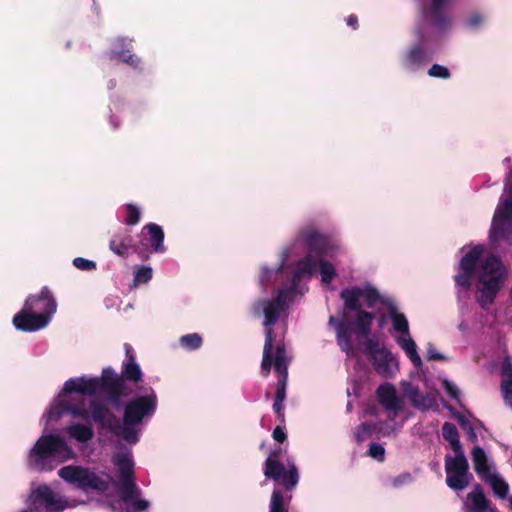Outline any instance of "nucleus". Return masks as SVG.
<instances>
[{"label": "nucleus", "instance_id": "6", "mask_svg": "<svg viewBox=\"0 0 512 512\" xmlns=\"http://www.w3.org/2000/svg\"><path fill=\"white\" fill-rule=\"evenodd\" d=\"M263 310L265 319L263 326L266 327L265 342L263 346V356L261 363L262 374L267 377L270 374L272 367V353L274 350V331L272 327L277 323L281 313L284 311L278 306L274 305L267 299H259L253 305L255 314H259Z\"/></svg>", "mask_w": 512, "mask_h": 512}, {"label": "nucleus", "instance_id": "35", "mask_svg": "<svg viewBox=\"0 0 512 512\" xmlns=\"http://www.w3.org/2000/svg\"><path fill=\"white\" fill-rule=\"evenodd\" d=\"M446 2L447 0H432L431 15L433 19V24L438 28H444L448 24V17L442 11V8L446 4Z\"/></svg>", "mask_w": 512, "mask_h": 512}, {"label": "nucleus", "instance_id": "20", "mask_svg": "<svg viewBox=\"0 0 512 512\" xmlns=\"http://www.w3.org/2000/svg\"><path fill=\"white\" fill-rule=\"evenodd\" d=\"M508 192L511 197L504 201L503 205L498 207L491 225V237L496 239L505 235L506 224L512 221V182L508 186Z\"/></svg>", "mask_w": 512, "mask_h": 512}, {"label": "nucleus", "instance_id": "30", "mask_svg": "<svg viewBox=\"0 0 512 512\" xmlns=\"http://www.w3.org/2000/svg\"><path fill=\"white\" fill-rule=\"evenodd\" d=\"M442 436L450 444V447L455 454L464 453L459 440L458 429L455 424L445 422L442 426Z\"/></svg>", "mask_w": 512, "mask_h": 512}, {"label": "nucleus", "instance_id": "33", "mask_svg": "<svg viewBox=\"0 0 512 512\" xmlns=\"http://www.w3.org/2000/svg\"><path fill=\"white\" fill-rule=\"evenodd\" d=\"M403 392L405 396H407L412 404L413 407L416 408H427L428 405L426 404V396H424L418 387L414 386L410 382H405L402 385Z\"/></svg>", "mask_w": 512, "mask_h": 512}, {"label": "nucleus", "instance_id": "15", "mask_svg": "<svg viewBox=\"0 0 512 512\" xmlns=\"http://www.w3.org/2000/svg\"><path fill=\"white\" fill-rule=\"evenodd\" d=\"M482 252V247L478 245L474 246L462 257L459 264V273L454 277V280L458 286L464 289L470 288L471 281L475 275L476 267Z\"/></svg>", "mask_w": 512, "mask_h": 512}, {"label": "nucleus", "instance_id": "47", "mask_svg": "<svg viewBox=\"0 0 512 512\" xmlns=\"http://www.w3.org/2000/svg\"><path fill=\"white\" fill-rule=\"evenodd\" d=\"M443 388L445 390V392L452 398V399H455V400H458L459 397H460V391L458 389V387L448 381V380H444L443 382Z\"/></svg>", "mask_w": 512, "mask_h": 512}, {"label": "nucleus", "instance_id": "17", "mask_svg": "<svg viewBox=\"0 0 512 512\" xmlns=\"http://www.w3.org/2000/svg\"><path fill=\"white\" fill-rule=\"evenodd\" d=\"M299 239L317 257H324L331 250L330 239L312 226L305 227L299 232Z\"/></svg>", "mask_w": 512, "mask_h": 512}, {"label": "nucleus", "instance_id": "10", "mask_svg": "<svg viewBox=\"0 0 512 512\" xmlns=\"http://www.w3.org/2000/svg\"><path fill=\"white\" fill-rule=\"evenodd\" d=\"M164 237L161 226L155 223L146 224L138 235L139 241L135 243L134 253L138 254L142 261L148 260L152 252L164 253Z\"/></svg>", "mask_w": 512, "mask_h": 512}, {"label": "nucleus", "instance_id": "40", "mask_svg": "<svg viewBox=\"0 0 512 512\" xmlns=\"http://www.w3.org/2000/svg\"><path fill=\"white\" fill-rule=\"evenodd\" d=\"M115 57L133 68H138L141 64V59L135 54L131 53L129 49L116 52Z\"/></svg>", "mask_w": 512, "mask_h": 512}, {"label": "nucleus", "instance_id": "61", "mask_svg": "<svg viewBox=\"0 0 512 512\" xmlns=\"http://www.w3.org/2000/svg\"><path fill=\"white\" fill-rule=\"evenodd\" d=\"M131 508H132L131 506H127L126 509L123 512H139V511H136L134 509L132 510Z\"/></svg>", "mask_w": 512, "mask_h": 512}, {"label": "nucleus", "instance_id": "7", "mask_svg": "<svg viewBox=\"0 0 512 512\" xmlns=\"http://www.w3.org/2000/svg\"><path fill=\"white\" fill-rule=\"evenodd\" d=\"M362 295V288L358 286L344 288L340 292V298L344 301L345 308L356 312L353 320V324L355 325V334L358 337H367L371 332L374 313L362 309V305L360 303Z\"/></svg>", "mask_w": 512, "mask_h": 512}, {"label": "nucleus", "instance_id": "62", "mask_svg": "<svg viewBox=\"0 0 512 512\" xmlns=\"http://www.w3.org/2000/svg\"><path fill=\"white\" fill-rule=\"evenodd\" d=\"M510 505H511V508H512V496L510 497Z\"/></svg>", "mask_w": 512, "mask_h": 512}, {"label": "nucleus", "instance_id": "36", "mask_svg": "<svg viewBox=\"0 0 512 512\" xmlns=\"http://www.w3.org/2000/svg\"><path fill=\"white\" fill-rule=\"evenodd\" d=\"M284 499V495L281 490H273L270 498L269 512H289L288 502Z\"/></svg>", "mask_w": 512, "mask_h": 512}, {"label": "nucleus", "instance_id": "18", "mask_svg": "<svg viewBox=\"0 0 512 512\" xmlns=\"http://www.w3.org/2000/svg\"><path fill=\"white\" fill-rule=\"evenodd\" d=\"M433 53L422 42L411 45L401 57V65L404 69L416 72L424 65L431 62Z\"/></svg>", "mask_w": 512, "mask_h": 512}, {"label": "nucleus", "instance_id": "32", "mask_svg": "<svg viewBox=\"0 0 512 512\" xmlns=\"http://www.w3.org/2000/svg\"><path fill=\"white\" fill-rule=\"evenodd\" d=\"M317 262L312 258L311 255L305 256L298 263V267L295 270L292 277V285L295 286L300 279L305 275H312L316 269Z\"/></svg>", "mask_w": 512, "mask_h": 512}, {"label": "nucleus", "instance_id": "12", "mask_svg": "<svg viewBox=\"0 0 512 512\" xmlns=\"http://www.w3.org/2000/svg\"><path fill=\"white\" fill-rule=\"evenodd\" d=\"M446 484L455 491L464 490L470 483L472 475L469 473V464L464 453L445 456Z\"/></svg>", "mask_w": 512, "mask_h": 512}, {"label": "nucleus", "instance_id": "27", "mask_svg": "<svg viewBox=\"0 0 512 512\" xmlns=\"http://www.w3.org/2000/svg\"><path fill=\"white\" fill-rule=\"evenodd\" d=\"M388 315L391 318L392 326L395 332L402 334L401 336H409V323L406 316L400 313L394 303H387Z\"/></svg>", "mask_w": 512, "mask_h": 512}, {"label": "nucleus", "instance_id": "46", "mask_svg": "<svg viewBox=\"0 0 512 512\" xmlns=\"http://www.w3.org/2000/svg\"><path fill=\"white\" fill-rule=\"evenodd\" d=\"M73 265L82 271H93L96 269V263L82 257H76L73 260Z\"/></svg>", "mask_w": 512, "mask_h": 512}, {"label": "nucleus", "instance_id": "37", "mask_svg": "<svg viewBox=\"0 0 512 512\" xmlns=\"http://www.w3.org/2000/svg\"><path fill=\"white\" fill-rule=\"evenodd\" d=\"M362 294V298L366 300L368 308H374L377 302H382L386 305L390 302L388 300H382L378 290L369 284L362 288Z\"/></svg>", "mask_w": 512, "mask_h": 512}, {"label": "nucleus", "instance_id": "28", "mask_svg": "<svg viewBox=\"0 0 512 512\" xmlns=\"http://www.w3.org/2000/svg\"><path fill=\"white\" fill-rule=\"evenodd\" d=\"M398 345L405 351L407 357L411 360L416 368L422 366V360L417 352V346L415 341L409 336H399L396 339Z\"/></svg>", "mask_w": 512, "mask_h": 512}, {"label": "nucleus", "instance_id": "14", "mask_svg": "<svg viewBox=\"0 0 512 512\" xmlns=\"http://www.w3.org/2000/svg\"><path fill=\"white\" fill-rule=\"evenodd\" d=\"M288 360L286 357V349L283 343L277 344L275 354H272V366L277 373V383L275 391V400L284 402L286 399V387L288 381Z\"/></svg>", "mask_w": 512, "mask_h": 512}, {"label": "nucleus", "instance_id": "54", "mask_svg": "<svg viewBox=\"0 0 512 512\" xmlns=\"http://www.w3.org/2000/svg\"><path fill=\"white\" fill-rule=\"evenodd\" d=\"M484 21V17L480 14H474L468 19L469 26L476 28Z\"/></svg>", "mask_w": 512, "mask_h": 512}, {"label": "nucleus", "instance_id": "19", "mask_svg": "<svg viewBox=\"0 0 512 512\" xmlns=\"http://www.w3.org/2000/svg\"><path fill=\"white\" fill-rule=\"evenodd\" d=\"M12 323L17 330L23 332H35L45 328L49 324L48 317L45 315H37L25 305L14 315Z\"/></svg>", "mask_w": 512, "mask_h": 512}, {"label": "nucleus", "instance_id": "8", "mask_svg": "<svg viewBox=\"0 0 512 512\" xmlns=\"http://www.w3.org/2000/svg\"><path fill=\"white\" fill-rule=\"evenodd\" d=\"M281 449L272 450L264 462V475L267 479L280 482L286 491L295 489L299 482L298 468L294 463L288 464L287 468L279 460Z\"/></svg>", "mask_w": 512, "mask_h": 512}, {"label": "nucleus", "instance_id": "45", "mask_svg": "<svg viewBox=\"0 0 512 512\" xmlns=\"http://www.w3.org/2000/svg\"><path fill=\"white\" fill-rule=\"evenodd\" d=\"M367 454L379 462H383L385 460V449L378 443H371Z\"/></svg>", "mask_w": 512, "mask_h": 512}, {"label": "nucleus", "instance_id": "38", "mask_svg": "<svg viewBox=\"0 0 512 512\" xmlns=\"http://www.w3.org/2000/svg\"><path fill=\"white\" fill-rule=\"evenodd\" d=\"M180 345L188 350L194 351L199 349L203 344V339L198 333H190L180 337L179 339Z\"/></svg>", "mask_w": 512, "mask_h": 512}, {"label": "nucleus", "instance_id": "4", "mask_svg": "<svg viewBox=\"0 0 512 512\" xmlns=\"http://www.w3.org/2000/svg\"><path fill=\"white\" fill-rule=\"evenodd\" d=\"M504 279L505 270L500 258L495 255L485 258L480 266L481 287L478 288L477 296V301L483 309H488L493 304Z\"/></svg>", "mask_w": 512, "mask_h": 512}, {"label": "nucleus", "instance_id": "41", "mask_svg": "<svg viewBox=\"0 0 512 512\" xmlns=\"http://www.w3.org/2000/svg\"><path fill=\"white\" fill-rule=\"evenodd\" d=\"M375 425L373 423L364 422L357 427L354 437L357 443L364 442L367 437L374 431Z\"/></svg>", "mask_w": 512, "mask_h": 512}, {"label": "nucleus", "instance_id": "22", "mask_svg": "<svg viewBox=\"0 0 512 512\" xmlns=\"http://www.w3.org/2000/svg\"><path fill=\"white\" fill-rule=\"evenodd\" d=\"M112 377L118 378L122 381L121 387V399L127 397L130 394V390L126 384V381L133 383H139L143 379V373L140 366L136 361H124L122 363L121 374H117L111 367Z\"/></svg>", "mask_w": 512, "mask_h": 512}, {"label": "nucleus", "instance_id": "44", "mask_svg": "<svg viewBox=\"0 0 512 512\" xmlns=\"http://www.w3.org/2000/svg\"><path fill=\"white\" fill-rule=\"evenodd\" d=\"M428 75L433 78L448 79L451 74L447 67L433 64L428 70Z\"/></svg>", "mask_w": 512, "mask_h": 512}, {"label": "nucleus", "instance_id": "56", "mask_svg": "<svg viewBox=\"0 0 512 512\" xmlns=\"http://www.w3.org/2000/svg\"><path fill=\"white\" fill-rule=\"evenodd\" d=\"M346 23L348 26L356 30L359 27L358 17L355 14H351L346 18Z\"/></svg>", "mask_w": 512, "mask_h": 512}, {"label": "nucleus", "instance_id": "42", "mask_svg": "<svg viewBox=\"0 0 512 512\" xmlns=\"http://www.w3.org/2000/svg\"><path fill=\"white\" fill-rule=\"evenodd\" d=\"M125 209H126V219H125L124 223L129 226L138 224L140 221L139 208L136 205L129 203L126 205Z\"/></svg>", "mask_w": 512, "mask_h": 512}, {"label": "nucleus", "instance_id": "21", "mask_svg": "<svg viewBox=\"0 0 512 512\" xmlns=\"http://www.w3.org/2000/svg\"><path fill=\"white\" fill-rule=\"evenodd\" d=\"M329 324L335 326L336 341L343 352L348 355L353 351L352 333H355V325L353 321L347 319L337 320L334 316L329 317Z\"/></svg>", "mask_w": 512, "mask_h": 512}, {"label": "nucleus", "instance_id": "11", "mask_svg": "<svg viewBox=\"0 0 512 512\" xmlns=\"http://www.w3.org/2000/svg\"><path fill=\"white\" fill-rule=\"evenodd\" d=\"M27 504L28 509L21 512H62L67 506V501L55 494L48 485L43 484L31 491Z\"/></svg>", "mask_w": 512, "mask_h": 512}, {"label": "nucleus", "instance_id": "16", "mask_svg": "<svg viewBox=\"0 0 512 512\" xmlns=\"http://www.w3.org/2000/svg\"><path fill=\"white\" fill-rule=\"evenodd\" d=\"M24 305L37 315H45L48 322L57 310V302L47 286L42 287L38 295H29Z\"/></svg>", "mask_w": 512, "mask_h": 512}, {"label": "nucleus", "instance_id": "3", "mask_svg": "<svg viewBox=\"0 0 512 512\" xmlns=\"http://www.w3.org/2000/svg\"><path fill=\"white\" fill-rule=\"evenodd\" d=\"M113 463L119 474V481L113 482V485L117 488L121 501L130 504L136 511L148 509L149 502L139 498L142 491L135 481L134 463L131 457L118 454L113 458Z\"/></svg>", "mask_w": 512, "mask_h": 512}, {"label": "nucleus", "instance_id": "49", "mask_svg": "<svg viewBox=\"0 0 512 512\" xmlns=\"http://www.w3.org/2000/svg\"><path fill=\"white\" fill-rule=\"evenodd\" d=\"M272 437L275 441L283 443L287 439V434L283 427L276 426L273 430Z\"/></svg>", "mask_w": 512, "mask_h": 512}, {"label": "nucleus", "instance_id": "26", "mask_svg": "<svg viewBox=\"0 0 512 512\" xmlns=\"http://www.w3.org/2000/svg\"><path fill=\"white\" fill-rule=\"evenodd\" d=\"M466 512H483L491 502L486 498L480 484H475L473 490L468 493Z\"/></svg>", "mask_w": 512, "mask_h": 512}, {"label": "nucleus", "instance_id": "55", "mask_svg": "<svg viewBox=\"0 0 512 512\" xmlns=\"http://www.w3.org/2000/svg\"><path fill=\"white\" fill-rule=\"evenodd\" d=\"M126 360L125 361H136V354L134 349L129 343L124 344Z\"/></svg>", "mask_w": 512, "mask_h": 512}, {"label": "nucleus", "instance_id": "25", "mask_svg": "<svg viewBox=\"0 0 512 512\" xmlns=\"http://www.w3.org/2000/svg\"><path fill=\"white\" fill-rule=\"evenodd\" d=\"M501 384L500 390L503 400L507 406L512 408V359L504 357L501 363Z\"/></svg>", "mask_w": 512, "mask_h": 512}, {"label": "nucleus", "instance_id": "2", "mask_svg": "<svg viewBox=\"0 0 512 512\" xmlns=\"http://www.w3.org/2000/svg\"><path fill=\"white\" fill-rule=\"evenodd\" d=\"M157 408V396L151 389V393L137 396L126 403L123 411V423L109 407L98 400L90 401L91 419L103 429H107L116 436L122 437L130 444L139 441L136 426L141 424L143 419L152 416Z\"/></svg>", "mask_w": 512, "mask_h": 512}, {"label": "nucleus", "instance_id": "23", "mask_svg": "<svg viewBox=\"0 0 512 512\" xmlns=\"http://www.w3.org/2000/svg\"><path fill=\"white\" fill-rule=\"evenodd\" d=\"M379 403L387 410L397 415L402 410V400L396 394V389L391 383H384L376 389Z\"/></svg>", "mask_w": 512, "mask_h": 512}, {"label": "nucleus", "instance_id": "29", "mask_svg": "<svg viewBox=\"0 0 512 512\" xmlns=\"http://www.w3.org/2000/svg\"><path fill=\"white\" fill-rule=\"evenodd\" d=\"M472 460L474 462L475 471L482 480L491 474L485 451L480 446L473 448Z\"/></svg>", "mask_w": 512, "mask_h": 512}, {"label": "nucleus", "instance_id": "31", "mask_svg": "<svg viewBox=\"0 0 512 512\" xmlns=\"http://www.w3.org/2000/svg\"><path fill=\"white\" fill-rule=\"evenodd\" d=\"M66 431L71 438L82 443H86L92 440L94 437V431L92 427L81 423L69 425L66 428Z\"/></svg>", "mask_w": 512, "mask_h": 512}, {"label": "nucleus", "instance_id": "58", "mask_svg": "<svg viewBox=\"0 0 512 512\" xmlns=\"http://www.w3.org/2000/svg\"><path fill=\"white\" fill-rule=\"evenodd\" d=\"M270 276H271V271L266 268L263 269L262 273H261V277H260L261 283L263 285H265L269 281Z\"/></svg>", "mask_w": 512, "mask_h": 512}, {"label": "nucleus", "instance_id": "50", "mask_svg": "<svg viewBox=\"0 0 512 512\" xmlns=\"http://www.w3.org/2000/svg\"><path fill=\"white\" fill-rule=\"evenodd\" d=\"M411 479L412 477L410 473H403L393 479V486L399 487L403 484L408 483L409 481H411Z\"/></svg>", "mask_w": 512, "mask_h": 512}, {"label": "nucleus", "instance_id": "52", "mask_svg": "<svg viewBox=\"0 0 512 512\" xmlns=\"http://www.w3.org/2000/svg\"><path fill=\"white\" fill-rule=\"evenodd\" d=\"M428 360L442 361L444 360V356L438 351H436L434 347L430 344L428 347Z\"/></svg>", "mask_w": 512, "mask_h": 512}, {"label": "nucleus", "instance_id": "13", "mask_svg": "<svg viewBox=\"0 0 512 512\" xmlns=\"http://www.w3.org/2000/svg\"><path fill=\"white\" fill-rule=\"evenodd\" d=\"M364 353L372 362L375 371L383 377H391L390 363L393 360L392 353L385 348L376 336L364 337Z\"/></svg>", "mask_w": 512, "mask_h": 512}, {"label": "nucleus", "instance_id": "9", "mask_svg": "<svg viewBox=\"0 0 512 512\" xmlns=\"http://www.w3.org/2000/svg\"><path fill=\"white\" fill-rule=\"evenodd\" d=\"M58 476L85 492L88 490H94L104 493L109 487L108 481L102 479L89 468L82 466H64L59 469Z\"/></svg>", "mask_w": 512, "mask_h": 512}, {"label": "nucleus", "instance_id": "5", "mask_svg": "<svg viewBox=\"0 0 512 512\" xmlns=\"http://www.w3.org/2000/svg\"><path fill=\"white\" fill-rule=\"evenodd\" d=\"M72 455L71 448L65 440L56 434L41 436L29 453V464L39 471L52 470L53 466H47L46 462L52 458L63 460Z\"/></svg>", "mask_w": 512, "mask_h": 512}, {"label": "nucleus", "instance_id": "43", "mask_svg": "<svg viewBox=\"0 0 512 512\" xmlns=\"http://www.w3.org/2000/svg\"><path fill=\"white\" fill-rule=\"evenodd\" d=\"M153 275L152 268L147 266H141L139 267L134 275V282L135 283H147L151 280Z\"/></svg>", "mask_w": 512, "mask_h": 512}, {"label": "nucleus", "instance_id": "53", "mask_svg": "<svg viewBox=\"0 0 512 512\" xmlns=\"http://www.w3.org/2000/svg\"><path fill=\"white\" fill-rule=\"evenodd\" d=\"M505 227H506V231H505V235H503V236H499L496 239H492L491 233L489 234L490 241L492 243H496L499 239H502V238L507 239L508 241L512 242V240L510 239V234H512V221L508 222Z\"/></svg>", "mask_w": 512, "mask_h": 512}, {"label": "nucleus", "instance_id": "24", "mask_svg": "<svg viewBox=\"0 0 512 512\" xmlns=\"http://www.w3.org/2000/svg\"><path fill=\"white\" fill-rule=\"evenodd\" d=\"M134 246L135 243L128 230L115 233L109 242L110 250L123 258H126L130 251L134 252Z\"/></svg>", "mask_w": 512, "mask_h": 512}, {"label": "nucleus", "instance_id": "60", "mask_svg": "<svg viewBox=\"0 0 512 512\" xmlns=\"http://www.w3.org/2000/svg\"><path fill=\"white\" fill-rule=\"evenodd\" d=\"M385 315H381L379 318H378V323H379V326L382 327L384 324H385Z\"/></svg>", "mask_w": 512, "mask_h": 512}, {"label": "nucleus", "instance_id": "57", "mask_svg": "<svg viewBox=\"0 0 512 512\" xmlns=\"http://www.w3.org/2000/svg\"><path fill=\"white\" fill-rule=\"evenodd\" d=\"M459 424L464 430H469L473 433V427L469 420H467L464 416L460 415L458 417Z\"/></svg>", "mask_w": 512, "mask_h": 512}, {"label": "nucleus", "instance_id": "34", "mask_svg": "<svg viewBox=\"0 0 512 512\" xmlns=\"http://www.w3.org/2000/svg\"><path fill=\"white\" fill-rule=\"evenodd\" d=\"M483 480L490 484L495 496L500 499H505L507 497L509 492V485L503 478L491 473Z\"/></svg>", "mask_w": 512, "mask_h": 512}, {"label": "nucleus", "instance_id": "51", "mask_svg": "<svg viewBox=\"0 0 512 512\" xmlns=\"http://www.w3.org/2000/svg\"><path fill=\"white\" fill-rule=\"evenodd\" d=\"M273 410L275 414L277 415L280 422L285 421V414H284V405L283 402L274 401L273 403Z\"/></svg>", "mask_w": 512, "mask_h": 512}, {"label": "nucleus", "instance_id": "59", "mask_svg": "<svg viewBox=\"0 0 512 512\" xmlns=\"http://www.w3.org/2000/svg\"><path fill=\"white\" fill-rule=\"evenodd\" d=\"M483 512H499L498 509L491 504Z\"/></svg>", "mask_w": 512, "mask_h": 512}, {"label": "nucleus", "instance_id": "1", "mask_svg": "<svg viewBox=\"0 0 512 512\" xmlns=\"http://www.w3.org/2000/svg\"><path fill=\"white\" fill-rule=\"evenodd\" d=\"M113 376L111 367L102 370L100 377L94 378H70L64 384L62 392L54 400L47 411V421L58 420L66 413L71 414L74 418L88 419L91 418L90 407L86 408L83 402L72 403L67 399V394L76 392L82 395L94 396L97 392H103L107 395V399L114 406L121 403V387L122 381Z\"/></svg>", "mask_w": 512, "mask_h": 512}, {"label": "nucleus", "instance_id": "39", "mask_svg": "<svg viewBox=\"0 0 512 512\" xmlns=\"http://www.w3.org/2000/svg\"><path fill=\"white\" fill-rule=\"evenodd\" d=\"M318 265L321 274V281L324 284H330L337 275L335 267L329 261L324 260L323 257H320Z\"/></svg>", "mask_w": 512, "mask_h": 512}, {"label": "nucleus", "instance_id": "48", "mask_svg": "<svg viewBox=\"0 0 512 512\" xmlns=\"http://www.w3.org/2000/svg\"><path fill=\"white\" fill-rule=\"evenodd\" d=\"M286 300H287V291L286 290H280L278 295L274 297L273 299L269 300L274 305L278 306L282 310L285 309L286 306Z\"/></svg>", "mask_w": 512, "mask_h": 512}]
</instances>
